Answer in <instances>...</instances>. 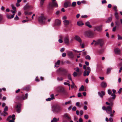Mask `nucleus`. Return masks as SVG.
Segmentation results:
<instances>
[{
    "mask_svg": "<svg viewBox=\"0 0 122 122\" xmlns=\"http://www.w3.org/2000/svg\"><path fill=\"white\" fill-rule=\"evenodd\" d=\"M67 72V70L62 68H60L57 71V72L58 74L63 76H66V73Z\"/></svg>",
    "mask_w": 122,
    "mask_h": 122,
    "instance_id": "nucleus-1",
    "label": "nucleus"
},
{
    "mask_svg": "<svg viewBox=\"0 0 122 122\" xmlns=\"http://www.w3.org/2000/svg\"><path fill=\"white\" fill-rule=\"evenodd\" d=\"M93 41L95 42V46L99 45L101 48L102 47L104 44V41L102 39H99L97 41L93 40Z\"/></svg>",
    "mask_w": 122,
    "mask_h": 122,
    "instance_id": "nucleus-2",
    "label": "nucleus"
},
{
    "mask_svg": "<svg viewBox=\"0 0 122 122\" xmlns=\"http://www.w3.org/2000/svg\"><path fill=\"white\" fill-rule=\"evenodd\" d=\"M46 20V18L42 14H41V16H39L38 18V21L41 24H45Z\"/></svg>",
    "mask_w": 122,
    "mask_h": 122,
    "instance_id": "nucleus-3",
    "label": "nucleus"
},
{
    "mask_svg": "<svg viewBox=\"0 0 122 122\" xmlns=\"http://www.w3.org/2000/svg\"><path fill=\"white\" fill-rule=\"evenodd\" d=\"M52 111L55 113L59 112L61 110L62 108L59 106L56 105L53 106L52 107Z\"/></svg>",
    "mask_w": 122,
    "mask_h": 122,
    "instance_id": "nucleus-4",
    "label": "nucleus"
},
{
    "mask_svg": "<svg viewBox=\"0 0 122 122\" xmlns=\"http://www.w3.org/2000/svg\"><path fill=\"white\" fill-rule=\"evenodd\" d=\"M28 96V93H26L24 96V95H22L21 96H17L16 97V99L17 100H24L27 99Z\"/></svg>",
    "mask_w": 122,
    "mask_h": 122,
    "instance_id": "nucleus-5",
    "label": "nucleus"
},
{
    "mask_svg": "<svg viewBox=\"0 0 122 122\" xmlns=\"http://www.w3.org/2000/svg\"><path fill=\"white\" fill-rule=\"evenodd\" d=\"M48 4L47 6V12L50 14H51L52 12L53 8L54 7L53 5Z\"/></svg>",
    "mask_w": 122,
    "mask_h": 122,
    "instance_id": "nucleus-6",
    "label": "nucleus"
},
{
    "mask_svg": "<svg viewBox=\"0 0 122 122\" xmlns=\"http://www.w3.org/2000/svg\"><path fill=\"white\" fill-rule=\"evenodd\" d=\"M85 34L86 36L89 37L91 38L93 37V33L91 31H86L85 32Z\"/></svg>",
    "mask_w": 122,
    "mask_h": 122,
    "instance_id": "nucleus-7",
    "label": "nucleus"
},
{
    "mask_svg": "<svg viewBox=\"0 0 122 122\" xmlns=\"http://www.w3.org/2000/svg\"><path fill=\"white\" fill-rule=\"evenodd\" d=\"M21 104L20 103H19L18 104L16 105L14 107L17 112L18 113H20L21 112Z\"/></svg>",
    "mask_w": 122,
    "mask_h": 122,
    "instance_id": "nucleus-8",
    "label": "nucleus"
},
{
    "mask_svg": "<svg viewBox=\"0 0 122 122\" xmlns=\"http://www.w3.org/2000/svg\"><path fill=\"white\" fill-rule=\"evenodd\" d=\"M15 115L14 114L12 115L11 116L10 115L7 118L6 120L7 121H9L10 119L12 118V120H10L9 122H14V120L15 119Z\"/></svg>",
    "mask_w": 122,
    "mask_h": 122,
    "instance_id": "nucleus-9",
    "label": "nucleus"
},
{
    "mask_svg": "<svg viewBox=\"0 0 122 122\" xmlns=\"http://www.w3.org/2000/svg\"><path fill=\"white\" fill-rule=\"evenodd\" d=\"M87 69L88 71H86V70L85 71L83 72V76H88L90 73V71H91V69L89 67H87Z\"/></svg>",
    "mask_w": 122,
    "mask_h": 122,
    "instance_id": "nucleus-10",
    "label": "nucleus"
},
{
    "mask_svg": "<svg viewBox=\"0 0 122 122\" xmlns=\"http://www.w3.org/2000/svg\"><path fill=\"white\" fill-rule=\"evenodd\" d=\"M63 117L68 121H70L71 120V117L70 115L68 113L65 114L63 115Z\"/></svg>",
    "mask_w": 122,
    "mask_h": 122,
    "instance_id": "nucleus-11",
    "label": "nucleus"
},
{
    "mask_svg": "<svg viewBox=\"0 0 122 122\" xmlns=\"http://www.w3.org/2000/svg\"><path fill=\"white\" fill-rule=\"evenodd\" d=\"M61 21L57 19L55 20V23L54 25V26H58L60 25Z\"/></svg>",
    "mask_w": 122,
    "mask_h": 122,
    "instance_id": "nucleus-12",
    "label": "nucleus"
},
{
    "mask_svg": "<svg viewBox=\"0 0 122 122\" xmlns=\"http://www.w3.org/2000/svg\"><path fill=\"white\" fill-rule=\"evenodd\" d=\"M106 111L108 114H110V112H112V107L110 106H108L106 107Z\"/></svg>",
    "mask_w": 122,
    "mask_h": 122,
    "instance_id": "nucleus-13",
    "label": "nucleus"
},
{
    "mask_svg": "<svg viewBox=\"0 0 122 122\" xmlns=\"http://www.w3.org/2000/svg\"><path fill=\"white\" fill-rule=\"evenodd\" d=\"M52 2H50L49 4H51V5H53L55 7H58V5L57 3L55 2L56 0H52Z\"/></svg>",
    "mask_w": 122,
    "mask_h": 122,
    "instance_id": "nucleus-14",
    "label": "nucleus"
},
{
    "mask_svg": "<svg viewBox=\"0 0 122 122\" xmlns=\"http://www.w3.org/2000/svg\"><path fill=\"white\" fill-rule=\"evenodd\" d=\"M75 39L80 42V45H81V38L77 36H76L75 37Z\"/></svg>",
    "mask_w": 122,
    "mask_h": 122,
    "instance_id": "nucleus-15",
    "label": "nucleus"
},
{
    "mask_svg": "<svg viewBox=\"0 0 122 122\" xmlns=\"http://www.w3.org/2000/svg\"><path fill=\"white\" fill-rule=\"evenodd\" d=\"M98 94L101 98H102L103 96L105 95V93L104 92L102 91L101 92H98Z\"/></svg>",
    "mask_w": 122,
    "mask_h": 122,
    "instance_id": "nucleus-16",
    "label": "nucleus"
},
{
    "mask_svg": "<svg viewBox=\"0 0 122 122\" xmlns=\"http://www.w3.org/2000/svg\"><path fill=\"white\" fill-rule=\"evenodd\" d=\"M57 90L58 92H60L64 93L65 91L64 88L62 87H58Z\"/></svg>",
    "mask_w": 122,
    "mask_h": 122,
    "instance_id": "nucleus-17",
    "label": "nucleus"
},
{
    "mask_svg": "<svg viewBox=\"0 0 122 122\" xmlns=\"http://www.w3.org/2000/svg\"><path fill=\"white\" fill-rule=\"evenodd\" d=\"M71 6V3L69 2H65L64 4V6L65 8L70 6Z\"/></svg>",
    "mask_w": 122,
    "mask_h": 122,
    "instance_id": "nucleus-18",
    "label": "nucleus"
},
{
    "mask_svg": "<svg viewBox=\"0 0 122 122\" xmlns=\"http://www.w3.org/2000/svg\"><path fill=\"white\" fill-rule=\"evenodd\" d=\"M64 42L67 45H68L69 44V38L68 36H66L65 37L64 40Z\"/></svg>",
    "mask_w": 122,
    "mask_h": 122,
    "instance_id": "nucleus-19",
    "label": "nucleus"
},
{
    "mask_svg": "<svg viewBox=\"0 0 122 122\" xmlns=\"http://www.w3.org/2000/svg\"><path fill=\"white\" fill-rule=\"evenodd\" d=\"M114 51L116 54L120 55L121 53L120 50L118 48H116L114 50Z\"/></svg>",
    "mask_w": 122,
    "mask_h": 122,
    "instance_id": "nucleus-20",
    "label": "nucleus"
},
{
    "mask_svg": "<svg viewBox=\"0 0 122 122\" xmlns=\"http://www.w3.org/2000/svg\"><path fill=\"white\" fill-rule=\"evenodd\" d=\"M51 98H49L46 99V100L47 101H50L51 100H53L54 99V95L53 94H52L51 95Z\"/></svg>",
    "mask_w": 122,
    "mask_h": 122,
    "instance_id": "nucleus-21",
    "label": "nucleus"
},
{
    "mask_svg": "<svg viewBox=\"0 0 122 122\" xmlns=\"http://www.w3.org/2000/svg\"><path fill=\"white\" fill-rule=\"evenodd\" d=\"M101 86L102 87L105 88L107 86V84L106 82L102 81L101 84Z\"/></svg>",
    "mask_w": 122,
    "mask_h": 122,
    "instance_id": "nucleus-22",
    "label": "nucleus"
},
{
    "mask_svg": "<svg viewBox=\"0 0 122 122\" xmlns=\"http://www.w3.org/2000/svg\"><path fill=\"white\" fill-rule=\"evenodd\" d=\"M101 48L100 49L98 50L97 52L99 54H102L104 51V49Z\"/></svg>",
    "mask_w": 122,
    "mask_h": 122,
    "instance_id": "nucleus-23",
    "label": "nucleus"
},
{
    "mask_svg": "<svg viewBox=\"0 0 122 122\" xmlns=\"http://www.w3.org/2000/svg\"><path fill=\"white\" fill-rule=\"evenodd\" d=\"M68 56H69L70 58L72 59L74 57V55L72 52H70L68 53Z\"/></svg>",
    "mask_w": 122,
    "mask_h": 122,
    "instance_id": "nucleus-24",
    "label": "nucleus"
},
{
    "mask_svg": "<svg viewBox=\"0 0 122 122\" xmlns=\"http://www.w3.org/2000/svg\"><path fill=\"white\" fill-rule=\"evenodd\" d=\"M112 91L113 92V93L111 94V96H112V99H114L116 97V95H115V93H116V90L114 89H113Z\"/></svg>",
    "mask_w": 122,
    "mask_h": 122,
    "instance_id": "nucleus-25",
    "label": "nucleus"
},
{
    "mask_svg": "<svg viewBox=\"0 0 122 122\" xmlns=\"http://www.w3.org/2000/svg\"><path fill=\"white\" fill-rule=\"evenodd\" d=\"M30 7V6L28 5L27 4H26L24 7V9L25 10H26L29 9Z\"/></svg>",
    "mask_w": 122,
    "mask_h": 122,
    "instance_id": "nucleus-26",
    "label": "nucleus"
},
{
    "mask_svg": "<svg viewBox=\"0 0 122 122\" xmlns=\"http://www.w3.org/2000/svg\"><path fill=\"white\" fill-rule=\"evenodd\" d=\"M30 86L28 85L24 87L23 89V90L26 91H28L30 90Z\"/></svg>",
    "mask_w": 122,
    "mask_h": 122,
    "instance_id": "nucleus-27",
    "label": "nucleus"
},
{
    "mask_svg": "<svg viewBox=\"0 0 122 122\" xmlns=\"http://www.w3.org/2000/svg\"><path fill=\"white\" fill-rule=\"evenodd\" d=\"M63 22L64 24L65 25H67L69 24V22L68 20H64Z\"/></svg>",
    "mask_w": 122,
    "mask_h": 122,
    "instance_id": "nucleus-28",
    "label": "nucleus"
},
{
    "mask_svg": "<svg viewBox=\"0 0 122 122\" xmlns=\"http://www.w3.org/2000/svg\"><path fill=\"white\" fill-rule=\"evenodd\" d=\"M116 24L117 25V27H118L120 25V23L118 20H116L115 22Z\"/></svg>",
    "mask_w": 122,
    "mask_h": 122,
    "instance_id": "nucleus-29",
    "label": "nucleus"
},
{
    "mask_svg": "<svg viewBox=\"0 0 122 122\" xmlns=\"http://www.w3.org/2000/svg\"><path fill=\"white\" fill-rule=\"evenodd\" d=\"M0 114L2 116L3 115L4 117L6 116V115L8 114V113L6 112H3V113H1L0 111Z\"/></svg>",
    "mask_w": 122,
    "mask_h": 122,
    "instance_id": "nucleus-30",
    "label": "nucleus"
},
{
    "mask_svg": "<svg viewBox=\"0 0 122 122\" xmlns=\"http://www.w3.org/2000/svg\"><path fill=\"white\" fill-rule=\"evenodd\" d=\"M60 61L59 60H58L55 63V67H58L60 65Z\"/></svg>",
    "mask_w": 122,
    "mask_h": 122,
    "instance_id": "nucleus-31",
    "label": "nucleus"
},
{
    "mask_svg": "<svg viewBox=\"0 0 122 122\" xmlns=\"http://www.w3.org/2000/svg\"><path fill=\"white\" fill-rule=\"evenodd\" d=\"M59 118L57 119L56 117H54L53 119L51 121V122H57L59 120Z\"/></svg>",
    "mask_w": 122,
    "mask_h": 122,
    "instance_id": "nucleus-32",
    "label": "nucleus"
},
{
    "mask_svg": "<svg viewBox=\"0 0 122 122\" xmlns=\"http://www.w3.org/2000/svg\"><path fill=\"white\" fill-rule=\"evenodd\" d=\"M45 1V0H41L40 6L41 7H43Z\"/></svg>",
    "mask_w": 122,
    "mask_h": 122,
    "instance_id": "nucleus-33",
    "label": "nucleus"
},
{
    "mask_svg": "<svg viewBox=\"0 0 122 122\" xmlns=\"http://www.w3.org/2000/svg\"><path fill=\"white\" fill-rule=\"evenodd\" d=\"M115 16L116 18V19L117 20L119 19V16H118V13L117 12H115Z\"/></svg>",
    "mask_w": 122,
    "mask_h": 122,
    "instance_id": "nucleus-34",
    "label": "nucleus"
},
{
    "mask_svg": "<svg viewBox=\"0 0 122 122\" xmlns=\"http://www.w3.org/2000/svg\"><path fill=\"white\" fill-rule=\"evenodd\" d=\"M76 5V3L75 2H73L72 4H71V6L72 7H75Z\"/></svg>",
    "mask_w": 122,
    "mask_h": 122,
    "instance_id": "nucleus-35",
    "label": "nucleus"
},
{
    "mask_svg": "<svg viewBox=\"0 0 122 122\" xmlns=\"http://www.w3.org/2000/svg\"><path fill=\"white\" fill-rule=\"evenodd\" d=\"M96 29L99 31H100L101 30V27L100 26H97L96 27Z\"/></svg>",
    "mask_w": 122,
    "mask_h": 122,
    "instance_id": "nucleus-36",
    "label": "nucleus"
},
{
    "mask_svg": "<svg viewBox=\"0 0 122 122\" xmlns=\"http://www.w3.org/2000/svg\"><path fill=\"white\" fill-rule=\"evenodd\" d=\"M84 87L83 85H82L81 87L80 88L79 91H84Z\"/></svg>",
    "mask_w": 122,
    "mask_h": 122,
    "instance_id": "nucleus-37",
    "label": "nucleus"
},
{
    "mask_svg": "<svg viewBox=\"0 0 122 122\" xmlns=\"http://www.w3.org/2000/svg\"><path fill=\"white\" fill-rule=\"evenodd\" d=\"M90 24V23L88 21H87L86 23V25L88 26L89 28H91L92 27V26Z\"/></svg>",
    "mask_w": 122,
    "mask_h": 122,
    "instance_id": "nucleus-38",
    "label": "nucleus"
},
{
    "mask_svg": "<svg viewBox=\"0 0 122 122\" xmlns=\"http://www.w3.org/2000/svg\"><path fill=\"white\" fill-rule=\"evenodd\" d=\"M77 25L79 26H81L84 24L83 23H82L81 22V21H78L77 22Z\"/></svg>",
    "mask_w": 122,
    "mask_h": 122,
    "instance_id": "nucleus-39",
    "label": "nucleus"
},
{
    "mask_svg": "<svg viewBox=\"0 0 122 122\" xmlns=\"http://www.w3.org/2000/svg\"><path fill=\"white\" fill-rule=\"evenodd\" d=\"M63 78L62 77H58L57 78V80L59 81H62L63 80Z\"/></svg>",
    "mask_w": 122,
    "mask_h": 122,
    "instance_id": "nucleus-40",
    "label": "nucleus"
},
{
    "mask_svg": "<svg viewBox=\"0 0 122 122\" xmlns=\"http://www.w3.org/2000/svg\"><path fill=\"white\" fill-rule=\"evenodd\" d=\"M67 76L68 79L69 80H70L71 81H72L71 75L70 74H67Z\"/></svg>",
    "mask_w": 122,
    "mask_h": 122,
    "instance_id": "nucleus-41",
    "label": "nucleus"
},
{
    "mask_svg": "<svg viewBox=\"0 0 122 122\" xmlns=\"http://www.w3.org/2000/svg\"><path fill=\"white\" fill-rule=\"evenodd\" d=\"M112 69V68H107V74L109 73L110 72L111 70Z\"/></svg>",
    "mask_w": 122,
    "mask_h": 122,
    "instance_id": "nucleus-42",
    "label": "nucleus"
},
{
    "mask_svg": "<svg viewBox=\"0 0 122 122\" xmlns=\"http://www.w3.org/2000/svg\"><path fill=\"white\" fill-rule=\"evenodd\" d=\"M112 20V18L111 17H109L107 20L106 21V22L108 23L111 21Z\"/></svg>",
    "mask_w": 122,
    "mask_h": 122,
    "instance_id": "nucleus-43",
    "label": "nucleus"
},
{
    "mask_svg": "<svg viewBox=\"0 0 122 122\" xmlns=\"http://www.w3.org/2000/svg\"><path fill=\"white\" fill-rule=\"evenodd\" d=\"M74 120L75 121H76V122H78V118L77 117L75 116L74 117Z\"/></svg>",
    "mask_w": 122,
    "mask_h": 122,
    "instance_id": "nucleus-44",
    "label": "nucleus"
},
{
    "mask_svg": "<svg viewBox=\"0 0 122 122\" xmlns=\"http://www.w3.org/2000/svg\"><path fill=\"white\" fill-rule=\"evenodd\" d=\"M85 58L86 59H88L90 60L91 59V58L90 57L89 55H87L85 57Z\"/></svg>",
    "mask_w": 122,
    "mask_h": 122,
    "instance_id": "nucleus-45",
    "label": "nucleus"
},
{
    "mask_svg": "<svg viewBox=\"0 0 122 122\" xmlns=\"http://www.w3.org/2000/svg\"><path fill=\"white\" fill-rule=\"evenodd\" d=\"M113 99V100L112 99V98L111 97L108 99V100L109 102H112V101H113V100H112Z\"/></svg>",
    "mask_w": 122,
    "mask_h": 122,
    "instance_id": "nucleus-46",
    "label": "nucleus"
},
{
    "mask_svg": "<svg viewBox=\"0 0 122 122\" xmlns=\"http://www.w3.org/2000/svg\"><path fill=\"white\" fill-rule=\"evenodd\" d=\"M113 9L115 11V12H116L117 11V7L116 6H114L113 7Z\"/></svg>",
    "mask_w": 122,
    "mask_h": 122,
    "instance_id": "nucleus-47",
    "label": "nucleus"
},
{
    "mask_svg": "<svg viewBox=\"0 0 122 122\" xmlns=\"http://www.w3.org/2000/svg\"><path fill=\"white\" fill-rule=\"evenodd\" d=\"M8 107L7 106H5L4 108L3 112H6L8 110Z\"/></svg>",
    "mask_w": 122,
    "mask_h": 122,
    "instance_id": "nucleus-48",
    "label": "nucleus"
},
{
    "mask_svg": "<svg viewBox=\"0 0 122 122\" xmlns=\"http://www.w3.org/2000/svg\"><path fill=\"white\" fill-rule=\"evenodd\" d=\"M77 96L78 97H80L81 96H82V95L80 92H79L78 93Z\"/></svg>",
    "mask_w": 122,
    "mask_h": 122,
    "instance_id": "nucleus-49",
    "label": "nucleus"
},
{
    "mask_svg": "<svg viewBox=\"0 0 122 122\" xmlns=\"http://www.w3.org/2000/svg\"><path fill=\"white\" fill-rule=\"evenodd\" d=\"M73 75L74 77H76L77 76V74L76 72H74L73 73Z\"/></svg>",
    "mask_w": 122,
    "mask_h": 122,
    "instance_id": "nucleus-50",
    "label": "nucleus"
},
{
    "mask_svg": "<svg viewBox=\"0 0 122 122\" xmlns=\"http://www.w3.org/2000/svg\"><path fill=\"white\" fill-rule=\"evenodd\" d=\"M118 36V40H122V37L119 35H117Z\"/></svg>",
    "mask_w": 122,
    "mask_h": 122,
    "instance_id": "nucleus-51",
    "label": "nucleus"
},
{
    "mask_svg": "<svg viewBox=\"0 0 122 122\" xmlns=\"http://www.w3.org/2000/svg\"><path fill=\"white\" fill-rule=\"evenodd\" d=\"M71 87L72 88H75V87L76 88H77L76 86L75 85V84L71 85Z\"/></svg>",
    "mask_w": 122,
    "mask_h": 122,
    "instance_id": "nucleus-52",
    "label": "nucleus"
},
{
    "mask_svg": "<svg viewBox=\"0 0 122 122\" xmlns=\"http://www.w3.org/2000/svg\"><path fill=\"white\" fill-rule=\"evenodd\" d=\"M80 116H81L83 115V112L82 110H81L80 111Z\"/></svg>",
    "mask_w": 122,
    "mask_h": 122,
    "instance_id": "nucleus-53",
    "label": "nucleus"
},
{
    "mask_svg": "<svg viewBox=\"0 0 122 122\" xmlns=\"http://www.w3.org/2000/svg\"><path fill=\"white\" fill-rule=\"evenodd\" d=\"M70 102H71V101H68L67 102H65V104H62V105H66L67 104H69L70 103Z\"/></svg>",
    "mask_w": 122,
    "mask_h": 122,
    "instance_id": "nucleus-54",
    "label": "nucleus"
},
{
    "mask_svg": "<svg viewBox=\"0 0 122 122\" xmlns=\"http://www.w3.org/2000/svg\"><path fill=\"white\" fill-rule=\"evenodd\" d=\"M108 93L109 95L111 94L112 93L110 89H108Z\"/></svg>",
    "mask_w": 122,
    "mask_h": 122,
    "instance_id": "nucleus-55",
    "label": "nucleus"
},
{
    "mask_svg": "<svg viewBox=\"0 0 122 122\" xmlns=\"http://www.w3.org/2000/svg\"><path fill=\"white\" fill-rule=\"evenodd\" d=\"M24 13L25 15H28L29 12L26 11V10H25Z\"/></svg>",
    "mask_w": 122,
    "mask_h": 122,
    "instance_id": "nucleus-56",
    "label": "nucleus"
},
{
    "mask_svg": "<svg viewBox=\"0 0 122 122\" xmlns=\"http://www.w3.org/2000/svg\"><path fill=\"white\" fill-rule=\"evenodd\" d=\"M14 20H17L19 19V18L16 15V16L14 18Z\"/></svg>",
    "mask_w": 122,
    "mask_h": 122,
    "instance_id": "nucleus-57",
    "label": "nucleus"
},
{
    "mask_svg": "<svg viewBox=\"0 0 122 122\" xmlns=\"http://www.w3.org/2000/svg\"><path fill=\"white\" fill-rule=\"evenodd\" d=\"M3 19V18L2 15L0 14V23L2 20Z\"/></svg>",
    "mask_w": 122,
    "mask_h": 122,
    "instance_id": "nucleus-58",
    "label": "nucleus"
},
{
    "mask_svg": "<svg viewBox=\"0 0 122 122\" xmlns=\"http://www.w3.org/2000/svg\"><path fill=\"white\" fill-rule=\"evenodd\" d=\"M81 18H86L87 17V16L86 15H82L81 16Z\"/></svg>",
    "mask_w": 122,
    "mask_h": 122,
    "instance_id": "nucleus-59",
    "label": "nucleus"
},
{
    "mask_svg": "<svg viewBox=\"0 0 122 122\" xmlns=\"http://www.w3.org/2000/svg\"><path fill=\"white\" fill-rule=\"evenodd\" d=\"M91 78L92 80L93 81H95L96 80L95 77L94 76H91Z\"/></svg>",
    "mask_w": 122,
    "mask_h": 122,
    "instance_id": "nucleus-60",
    "label": "nucleus"
},
{
    "mask_svg": "<svg viewBox=\"0 0 122 122\" xmlns=\"http://www.w3.org/2000/svg\"><path fill=\"white\" fill-rule=\"evenodd\" d=\"M12 6L13 9L14 11L16 10V8L13 5H12Z\"/></svg>",
    "mask_w": 122,
    "mask_h": 122,
    "instance_id": "nucleus-61",
    "label": "nucleus"
},
{
    "mask_svg": "<svg viewBox=\"0 0 122 122\" xmlns=\"http://www.w3.org/2000/svg\"><path fill=\"white\" fill-rule=\"evenodd\" d=\"M122 88H121L119 89V91H118V92L120 94L121 93L122 91Z\"/></svg>",
    "mask_w": 122,
    "mask_h": 122,
    "instance_id": "nucleus-62",
    "label": "nucleus"
},
{
    "mask_svg": "<svg viewBox=\"0 0 122 122\" xmlns=\"http://www.w3.org/2000/svg\"><path fill=\"white\" fill-rule=\"evenodd\" d=\"M75 69L76 70V71L77 72H79V69L78 67H76Z\"/></svg>",
    "mask_w": 122,
    "mask_h": 122,
    "instance_id": "nucleus-63",
    "label": "nucleus"
},
{
    "mask_svg": "<svg viewBox=\"0 0 122 122\" xmlns=\"http://www.w3.org/2000/svg\"><path fill=\"white\" fill-rule=\"evenodd\" d=\"M76 109V107H74L72 109V110L73 111H75Z\"/></svg>",
    "mask_w": 122,
    "mask_h": 122,
    "instance_id": "nucleus-64",
    "label": "nucleus"
}]
</instances>
